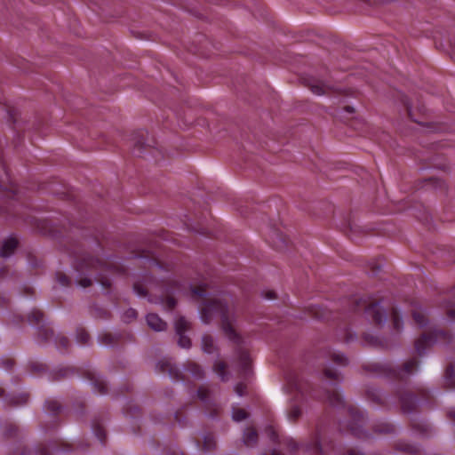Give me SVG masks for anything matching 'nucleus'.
Returning a JSON list of instances; mask_svg holds the SVG:
<instances>
[{
    "label": "nucleus",
    "instance_id": "nucleus-1",
    "mask_svg": "<svg viewBox=\"0 0 455 455\" xmlns=\"http://www.w3.org/2000/svg\"><path fill=\"white\" fill-rule=\"evenodd\" d=\"M191 292L193 299L199 303L198 314L201 321L204 323H209L219 316L227 338L235 342H239V336L235 327L236 325L233 299L226 293L212 294L207 292L203 287L192 288Z\"/></svg>",
    "mask_w": 455,
    "mask_h": 455
},
{
    "label": "nucleus",
    "instance_id": "nucleus-2",
    "mask_svg": "<svg viewBox=\"0 0 455 455\" xmlns=\"http://www.w3.org/2000/svg\"><path fill=\"white\" fill-rule=\"evenodd\" d=\"M431 402L432 395L427 389L419 388L403 393L400 391V411L412 412L419 407H430Z\"/></svg>",
    "mask_w": 455,
    "mask_h": 455
},
{
    "label": "nucleus",
    "instance_id": "nucleus-3",
    "mask_svg": "<svg viewBox=\"0 0 455 455\" xmlns=\"http://www.w3.org/2000/svg\"><path fill=\"white\" fill-rule=\"evenodd\" d=\"M452 334L443 330L431 329L430 331L423 332L415 340V351L418 355H425L427 349L430 348L435 343L449 344L452 340Z\"/></svg>",
    "mask_w": 455,
    "mask_h": 455
},
{
    "label": "nucleus",
    "instance_id": "nucleus-4",
    "mask_svg": "<svg viewBox=\"0 0 455 455\" xmlns=\"http://www.w3.org/2000/svg\"><path fill=\"white\" fill-rule=\"evenodd\" d=\"M389 306L382 301L374 303L366 309V313L375 323L384 324L388 318Z\"/></svg>",
    "mask_w": 455,
    "mask_h": 455
},
{
    "label": "nucleus",
    "instance_id": "nucleus-5",
    "mask_svg": "<svg viewBox=\"0 0 455 455\" xmlns=\"http://www.w3.org/2000/svg\"><path fill=\"white\" fill-rule=\"evenodd\" d=\"M412 429L420 436H428L431 434V426L423 419H413L411 422Z\"/></svg>",
    "mask_w": 455,
    "mask_h": 455
},
{
    "label": "nucleus",
    "instance_id": "nucleus-6",
    "mask_svg": "<svg viewBox=\"0 0 455 455\" xmlns=\"http://www.w3.org/2000/svg\"><path fill=\"white\" fill-rule=\"evenodd\" d=\"M419 360L415 357L408 360L403 365H400V382L405 375H411L418 371Z\"/></svg>",
    "mask_w": 455,
    "mask_h": 455
},
{
    "label": "nucleus",
    "instance_id": "nucleus-7",
    "mask_svg": "<svg viewBox=\"0 0 455 455\" xmlns=\"http://www.w3.org/2000/svg\"><path fill=\"white\" fill-rule=\"evenodd\" d=\"M146 320L148 326L156 331H162L166 329V323L163 321L156 314H148Z\"/></svg>",
    "mask_w": 455,
    "mask_h": 455
},
{
    "label": "nucleus",
    "instance_id": "nucleus-8",
    "mask_svg": "<svg viewBox=\"0 0 455 455\" xmlns=\"http://www.w3.org/2000/svg\"><path fill=\"white\" fill-rule=\"evenodd\" d=\"M18 245V240L15 237L10 236L3 242L2 249L0 251V256L6 259L8 258L16 249Z\"/></svg>",
    "mask_w": 455,
    "mask_h": 455
},
{
    "label": "nucleus",
    "instance_id": "nucleus-9",
    "mask_svg": "<svg viewBox=\"0 0 455 455\" xmlns=\"http://www.w3.org/2000/svg\"><path fill=\"white\" fill-rule=\"evenodd\" d=\"M444 386L448 389L455 390V364L447 365L444 372Z\"/></svg>",
    "mask_w": 455,
    "mask_h": 455
},
{
    "label": "nucleus",
    "instance_id": "nucleus-10",
    "mask_svg": "<svg viewBox=\"0 0 455 455\" xmlns=\"http://www.w3.org/2000/svg\"><path fill=\"white\" fill-rule=\"evenodd\" d=\"M399 449L400 452H403L406 455H421L420 448L414 443H409L403 441H400Z\"/></svg>",
    "mask_w": 455,
    "mask_h": 455
},
{
    "label": "nucleus",
    "instance_id": "nucleus-11",
    "mask_svg": "<svg viewBox=\"0 0 455 455\" xmlns=\"http://www.w3.org/2000/svg\"><path fill=\"white\" fill-rule=\"evenodd\" d=\"M310 89L314 94L318 95V96L324 95L329 91L332 90V88L329 84L320 82V81L314 82L310 85Z\"/></svg>",
    "mask_w": 455,
    "mask_h": 455
},
{
    "label": "nucleus",
    "instance_id": "nucleus-12",
    "mask_svg": "<svg viewBox=\"0 0 455 455\" xmlns=\"http://www.w3.org/2000/svg\"><path fill=\"white\" fill-rule=\"evenodd\" d=\"M215 348V340L210 334H204L202 338V349L207 354L213 352Z\"/></svg>",
    "mask_w": 455,
    "mask_h": 455
},
{
    "label": "nucleus",
    "instance_id": "nucleus-13",
    "mask_svg": "<svg viewBox=\"0 0 455 455\" xmlns=\"http://www.w3.org/2000/svg\"><path fill=\"white\" fill-rule=\"evenodd\" d=\"M332 395L327 396L330 403L333 406L339 407L342 404L343 395L340 392L337 391L336 387H331Z\"/></svg>",
    "mask_w": 455,
    "mask_h": 455
},
{
    "label": "nucleus",
    "instance_id": "nucleus-14",
    "mask_svg": "<svg viewBox=\"0 0 455 455\" xmlns=\"http://www.w3.org/2000/svg\"><path fill=\"white\" fill-rule=\"evenodd\" d=\"M414 322L420 327L423 328L427 324V317L426 314L421 310H414L412 313Z\"/></svg>",
    "mask_w": 455,
    "mask_h": 455
},
{
    "label": "nucleus",
    "instance_id": "nucleus-15",
    "mask_svg": "<svg viewBox=\"0 0 455 455\" xmlns=\"http://www.w3.org/2000/svg\"><path fill=\"white\" fill-rule=\"evenodd\" d=\"M155 303L156 304H160L166 310L172 309L175 307V305H176L175 299L172 297L169 296V295H167L166 299H164L163 298H161L159 299H156L155 301Z\"/></svg>",
    "mask_w": 455,
    "mask_h": 455
},
{
    "label": "nucleus",
    "instance_id": "nucleus-16",
    "mask_svg": "<svg viewBox=\"0 0 455 455\" xmlns=\"http://www.w3.org/2000/svg\"><path fill=\"white\" fill-rule=\"evenodd\" d=\"M330 355L333 363H335L337 365L342 366L347 363V356L339 351H332L331 352Z\"/></svg>",
    "mask_w": 455,
    "mask_h": 455
},
{
    "label": "nucleus",
    "instance_id": "nucleus-17",
    "mask_svg": "<svg viewBox=\"0 0 455 455\" xmlns=\"http://www.w3.org/2000/svg\"><path fill=\"white\" fill-rule=\"evenodd\" d=\"M189 323L184 317H180L175 322V331L177 334H184V332L188 329Z\"/></svg>",
    "mask_w": 455,
    "mask_h": 455
},
{
    "label": "nucleus",
    "instance_id": "nucleus-18",
    "mask_svg": "<svg viewBox=\"0 0 455 455\" xmlns=\"http://www.w3.org/2000/svg\"><path fill=\"white\" fill-rule=\"evenodd\" d=\"M258 438L257 433L252 429H246L243 434V442L246 445L256 443Z\"/></svg>",
    "mask_w": 455,
    "mask_h": 455
},
{
    "label": "nucleus",
    "instance_id": "nucleus-19",
    "mask_svg": "<svg viewBox=\"0 0 455 455\" xmlns=\"http://www.w3.org/2000/svg\"><path fill=\"white\" fill-rule=\"evenodd\" d=\"M232 418L235 421L240 422L247 418V413L243 409L234 408L232 410Z\"/></svg>",
    "mask_w": 455,
    "mask_h": 455
},
{
    "label": "nucleus",
    "instance_id": "nucleus-20",
    "mask_svg": "<svg viewBox=\"0 0 455 455\" xmlns=\"http://www.w3.org/2000/svg\"><path fill=\"white\" fill-rule=\"evenodd\" d=\"M443 307L446 311L447 316L451 320L455 321V304L451 301H447L444 303Z\"/></svg>",
    "mask_w": 455,
    "mask_h": 455
},
{
    "label": "nucleus",
    "instance_id": "nucleus-21",
    "mask_svg": "<svg viewBox=\"0 0 455 455\" xmlns=\"http://www.w3.org/2000/svg\"><path fill=\"white\" fill-rule=\"evenodd\" d=\"M43 318L40 312H34L28 316V321L32 325H39L43 322Z\"/></svg>",
    "mask_w": 455,
    "mask_h": 455
},
{
    "label": "nucleus",
    "instance_id": "nucleus-22",
    "mask_svg": "<svg viewBox=\"0 0 455 455\" xmlns=\"http://www.w3.org/2000/svg\"><path fill=\"white\" fill-rule=\"evenodd\" d=\"M76 283L78 286L87 288L92 284V280L89 277L81 275L76 277Z\"/></svg>",
    "mask_w": 455,
    "mask_h": 455
},
{
    "label": "nucleus",
    "instance_id": "nucleus-23",
    "mask_svg": "<svg viewBox=\"0 0 455 455\" xmlns=\"http://www.w3.org/2000/svg\"><path fill=\"white\" fill-rule=\"evenodd\" d=\"M178 335H179V340H178L179 346L183 348H188L191 345L190 339L182 333L178 334Z\"/></svg>",
    "mask_w": 455,
    "mask_h": 455
},
{
    "label": "nucleus",
    "instance_id": "nucleus-24",
    "mask_svg": "<svg viewBox=\"0 0 455 455\" xmlns=\"http://www.w3.org/2000/svg\"><path fill=\"white\" fill-rule=\"evenodd\" d=\"M215 371L216 373L220 377L222 380H225V375H224V369H225V363L219 361L215 363Z\"/></svg>",
    "mask_w": 455,
    "mask_h": 455
},
{
    "label": "nucleus",
    "instance_id": "nucleus-25",
    "mask_svg": "<svg viewBox=\"0 0 455 455\" xmlns=\"http://www.w3.org/2000/svg\"><path fill=\"white\" fill-rule=\"evenodd\" d=\"M68 340L66 337H60L57 340V346L59 348L68 347Z\"/></svg>",
    "mask_w": 455,
    "mask_h": 455
},
{
    "label": "nucleus",
    "instance_id": "nucleus-26",
    "mask_svg": "<svg viewBox=\"0 0 455 455\" xmlns=\"http://www.w3.org/2000/svg\"><path fill=\"white\" fill-rule=\"evenodd\" d=\"M349 413L354 421H359V422L363 421V416L362 414L355 413V412H354L353 410H349Z\"/></svg>",
    "mask_w": 455,
    "mask_h": 455
},
{
    "label": "nucleus",
    "instance_id": "nucleus-27",
    "mask_svg": "<svg viewBox=\"0 0 455 455\" xmlns=\"http://www.w3.org/2000/svg\"><path fill=\"white\" fill-rule=\"evenodd\" d=\"M88 339H89V335H88L86 332L82 331V332H80V333L78 334V340H79V342H81L82 344H85V343H87Z\"/></svg>",
    "mask_w": 455,
    "mask_h": 455
},
{
    "label": "nucleus",
    "instance_id": "nucleus-28",
    "mask_svg": "<svg viewBox=\"0 0 455 455\" xmlns=\"http://www.w3.org/2000/svg\"><path fill=\"white\" fill-rule=\"evenodd\" d=\"M288 387L287 389L290 392V389L297 387V381L294 378H288L287 379Z\"/></svg>",
    "mask_w": 455,
    "mask_h": 455
},
{
    "label": "nucleus",
    "instance_id": "nucleus-29",
    "mask_svg": "<svg viewBox=\"0 0 455 455\" xmlns=\"http://www.w3.org/2000/svg\"><path fill=\"white\" fill-rule=\"evenodd\" d=\"M448 419L455 424V408H451L447 411Z\"/></svg>",
    "mask_w": 455,
    "mask_h": 455
},
{
    "label": "nucleus",
    "instance_id": "nucleus-30",
    "mask_svg": "<svg viewBox=\"0 0 455 455\" xmlns=\"http://www.w3.org/2000/svg\"><path fill=\"white\" fill-rule=\"evenodd\" d=\"M190 372H191L192 376H194L195 378H200L202 376L200 369L196 366H194L190 370Z\"/></svg>",
    "mask_w": 455,
    "mask_h": 455
},
{
    "label": "nucleus",
    "instance_id": "nucleus-31",
    "mask_svg": "<svg viewBox=\"0 0 455 455\" xmlns=\"http://www.w3.org/2000/svg\"><path fill=\"white\" fill-rule=\"evenodd\" d=\"M427 181L433 187L441 186V184H442V181L440 180L434 179V178H430Z\"/></svg>",
    "mask_w": 455,
    "mask_h": 455
},
{
    "label": "nucleus",
    "instance_id": "nucleus-32",
    "mask_svg": "<svg viewBox=\"0 0 455 455\" xmlns=\"http://www.w3.org/2000/svg\"><path fill=\"white\" fill-rule=\"evenodd\" d=\"M325 375L329 379H338L337 373L335 371H332L331 370H326L325 371Z\"/></svg>",
    "mask_w": 455,
    "mask_h": 455
},
{
    "label": "nucleus",
    "instance_id": "nucleus-33",
    "mask_svg": "<svg viewBox=\"0 0 455 455\" xmlns=\"http://www.w3.org/2000/svg\"><path fill=\"white\" fill-rule=\"evenodd\" d=\"M399 100H400V106L401 105L404 106L406 108L407 111L410 112V108L408 106L406 98L404 96H403L401 93H400Z\"/></svg>",
    "mask_w": 455,
    "mask_h": 455
},
{
    "label": "nucleus",
    "instance_id": "nucleus-34",
    "mask_svg": "<svg viewBox=\"0 0 455 455\" xmlns=\"http://www.w3.org/2000/svg\"><path fill=\"white\" fill-rule=\"evenodd\" d=\"M134 291L136 292V294L140 297V296H144L147 294V291L140 289L138 285H135L134 286Z\"/></svg>",
    "mask_w": 455,
    "mask_h": 455
},
{
    "label": "nucleus",
    "instance_id": "nucleus-35",
    "mask_svg": "<svg viewBox=\"0 0 455 455\" xmlns=\"http://www.w3.org/2000/svg\"><path fill=\"white\" fill-rule=\"evenodd\" d=\"M349 427L355 435H360V431H359V429H357L355 423H350Z\"/></svg>",
    "mask_w": 455,
    "mask_h": 455
},
{
    "label": "nucleus",
    "instance_id": "nucleus-36",
    "mask_svg": "<svg viewBox=\"0 0 455 455\" xmlns=\"http://www.w3.org/2000/svg\"><path fill=\"white\" fill-rule=\"evenodd\" d=\"M300 413V410L299 408H294L292 409L291 414H290V417L291 418H296L299 414Z\"/></svg>",
    "mask_w": 455,
    "mask_h": 455
},
{
    "label": "nucleus",
    "instance_id": "nucleus-37",
    "mask_svg": "<svg viewBox=\"0 0 455 455\" xmlns=\"http://www.w3.org/2000/svg\"><path fill=\"white\" fill-rule=\"evenodd\" d=\"M59 283L60 285L64 286L68 283V279L66 276L59 277Z\"/></svg>",
    "mask_w": 455,
    "mask_h": 455
},
{
    "label": "nucleus",
    "instance_id": "nucleus-38",
    "mask_svg": "<svg viewBox=\"0 0 455 455\" xmlns=\"http://www.w3.org/2000/svg\"><path fill=\"white\" fill-rule=\"evenodd\" d=\"M235 392L237 393V395H238L239 396H242V395H243V388H242V386H241V385H237V386L235 387Z\"/></svg>",
    "mask_w": 455,
    "mask_h": 455
},
{
    "label": "nucleus",
    "instance_id": "nucleus-39",
    "mask_svg": "<svg viewBox=\"0 0 455 455\" xmlns=\"http://www.w3.org/2000/svg\"><path fill=\"white\" fill-rule=\"evenodd\" d=\"M127 314H128L129 317H132V318H135L136 317V312H135L134 309H129Z\"/></svg>",
    "mask_w": 455,
    "mask_h": 455
},
{
    "label": "nucleus",
    "instance_id": "nucleus-40",
    "mask_svg": "<svg viewBox=\"0 0 455 455\" xmlns=\"http://www.w3.org/2000/svg\"><path fill=\"white\" fill-rule=\"evenodd\" d=\"M242 360L243 364L246 365L248 362V355L246 354H242Z\"/></svg>",
    "mask_w": 455,
    "mask_h": 455
},
{
    "label": "nucleus",
    "instance_id": "nucleus-41",
    "mask_svg": "<svg viewBox=\"0 0 455 455\" xmlns=\"http://www.w3.org/2000/svg\"><path fill=\"white\" fill-rule=\"evenodd\" d=\"M269 431L271 433V439L275 440V434L273 428L269 427Z\"/></svg>",
    "mask_w": 455,
    "mask_h": 455
},
{
    "label": "nucleus",
    "instance_id": "nucleus-42",
    "mask_svg": "<svg viewBox=\"0 0 455 455\" xmlns=\"http://www.w3.org/2000/svg\"><path fill=\"white\" fill-rule=\"evenodd\" d=\"M198 395H199L201 400L205 401V397L204 395H202V391L201 390L198 391Z\"/></svg>",
    "mask_w": 455,
    "mask_h": 455
},
{
    "label": "nucleus",
    "instance_id": "nucleus-43",
    "mask_svg": "<svg viewBox=\"0 0 455 455\" xmlns=\"http://www.w3.org/2000/svg\"><path fill=\"white\" fill-rule=\"evenodd\" d=\"M204 443H205V445H206V446L208 447V449H209V448H210V446H211V444H210V443L208 442L207 437H205V438H204Z\"/></svg>",
    "mask_w": 455,
    "mask_h": 455
},
{
    "label": "nucleus",
    "instance_id": "nucleus-44",
    "mask_svg": "<svg viewBox=\"0 0 455 455\" xmlns=\"http://www.w3.org/2000/svg\"><path fill=\"white\" fill-rule=\"evenodd\" d=\"M451 294L452 296H455V287L453 288V290L451 291Z\"/></svg>",
    "mask_w": 455,
    "mask_h": 455
},
{
    "label": "nucleus",
    "instance_id": "nucleus-45",
    "mask_svg": "<svg viewBox=\"0 0 455 455\" xmlns=\"http://www.w3.org/2000/svg\"><path fill=\"white\" fill-rule=\"evenodd\" d=\"M396 322H397V319H396V317L395 316V317H394V323H395V324H396Z\"/></svg>",
    "mask_w": 455,
    "mask_h": 455
},
{
    "label": "nucleus",
    "instance_id": "nucleus-46",
    "mask_svg": "<svg viewBox=\"0 0 455 455\" xmlns=\"http://www.w3.org/2000/svg\"><path fill=\"white\" fill-rule=\"evenodd\" d=\"M451 44L452 45L453 51L455 52V44H452L451 43Z\"/></svg>",
    "mask_w": 455,
    "mask_h": 455
}]
</instances>
